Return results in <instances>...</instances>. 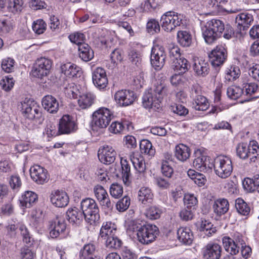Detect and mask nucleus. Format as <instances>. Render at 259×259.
Instances as JSON below:
<instances>
[{"label": "nucleus", "instance_id": "obj_1", "mask_svg": "<svg viewBox=\"0 0 259 259\" xmlns=\"http://www.w3.org/2000/svg\"><path fill=\"white\" fill-rule=\"evenodd\" d=\"M158 230L155 225H142L137 221L132 220L127 224V233L131 237L137 238L142 244L153 242L158 234Z\"/></svg>", "mask_w": 259, "mask_h": 259}, {"label": "nucleus", "instance_id": "obj_2", "mask_svg": "<svg viewBox=\"0 0 259 259\" xmlns=\"http://www.w3.org/2000/svg\"><path fill=\"white\" fill-rule=\"evenodd\" d=\"M224 31V23L219 19H212L206 23L202 34L205 42L211 45L221 37Z\"/></svg>", "mask_w": 259, "mask_h": 259}, {"label": "nucleus", "instance_id": "obj_3", "mask_svg": "<svg viewBox=\"0 0 259 259\" xmlns=\"http://www.w3.org/2000/svg\"><path fill=\"white\" fill-rule=\"evenodd\" d=\"M21 110L25 118L36 124H41L44 120L40 107L31 99H25L21 102Z\"/></svg>", "mask_w": 259, "mask_h": 259}, {"label": "nucleus", "instance_id": "obj_4", "mask_svg": "<svg viewBox=\"0 0 259 259\" xmlns=\"http://www.w3.org/2000/svg\"><path fill=\"white\" fill-rule=\"evenodd\" d=\"M162 84L156 85L152 92H146L142 97V105L148 109L159 111L161 109Z\"/></svg>", "mask_w": 259, "mask_h": 259}, {"label": "nucleus", "instance_id": "obj_5", "mask_svg": "<svg viewBox=\"0 0 259 259\" xmlns=\"http://www.w3.org/2000/svg\"><path fill=\"white\" fill-rule=\"evenodd\" d=\"M259 146L255 140L250 141L248 144L246 143L240 142L236 147L237 156L242 159L249 158L252 162H255L258 156Z\"/></svg>", "mask_w": 259, "mask_h": 259}, {"label": "nucleus", "instance_id": "obj_6", "mask_svg": "<svg viewBox=\"0 0 259 259\" xmlns=\"http://www.w3.org/2000/svg\"><path fill=\"white\" fill-rule=\"evenodd\" d=\"M81 209L84 213V219L90 225L99 220V208L93 199L87 198L81 202Z\"/></svg>", "mask_w": 259, "mask_h": 259}, {"label": "nucleus", "instance_id": "obj_7", "mask_svg": "<svg viewBox=\"0 0 259 259\" xmlns=\"http://www.w3.org/2000/svg\"><path fill=\"white\" fill-rule=\"evenodd\" d=\"M212 167L216 175L223 179L229 177L233 171L232 160L226 156H220L216 158Z\"/></svg>", "mask_w": 259, "mask_h": 259}, {"label": "nucleus", "instance_id": "obj_8", "mask_svg": "<svg viewBox=\"0 0 259 259\" xmlns=\"http://www.w3.org/2000/svg\"><path fill=\"white\" fill-rule=\"evenodd\" d=\"M113 117L111 111L107 108L100 107L92 114V123L94 127L104 128L107 126Z\"/></svg>", "mask_w": 259, "mask_h": 259}, {"label": "nucleus", "instance_id": "obj_9", "mask_svg": "<svg viewBox=\"0 0 259 259\" xmlns=\"http://www.w3.org/2000/svg\"><path fill=\"white\" fill-rule=\"evenodd\" d=\"M225 250L231 254H237L240 251V246L244 243V237L239 233H234L231 238L225 236L222 238Z\"/></svg>", "mask_w": 259, "mask_h": 259}, {"label": "nucleus", "instance_id": "obj_10", "mask_svg": "<svg viewBox=\"0 0 259 259\" xmlns=\"http://www.w3.org/2000/svg\"><path fill=\"white\" fill-rule=\"evenodd\" d=\"M52 66L51 60L46 58L37 59L31 71L32 75L35 77L41 78L49 74Z\"/></svg>", "mask_w": 259, "mask_h": 259}, {"label": "nucleus", "instance_id": "obj_11", "mask_svg": "<svg viewBox=\"0 0 259 259\" xmlns=\"http://www.w3.org/2000/svg\"><path fill=\"white\" fill-rule=\"evenodd\" d=\"M227 50L225 45H218L209 54L212 66L217 67L222 66L227 58Z\"/></svg>", "mask_w": 259, "mask_h": 259}, {"label": "nucleus", "instance_id": "obj_12", "mask_svg": "<svg viewBox=\"0 0 259 259\" xmlns=\"http://www.w3.org/2000/svg\"><path fill=\"white\" fill-rule=\"evenodd\" d=\"M183 16L168 12L163 15V29L167 32H171L178 26L182 24Z\"/></svg>", "mask_w": 259, "mask_h": 259}, {"label": "nucleus", "instance_id": "obj_13", "mask_svg": "<svg viewBox=\"0 0 259 259\" xmlns=\"http://www.w3.org/2000/svg\"><path fill=\"white\" fill-rule=\"evenodd\" d=\"M50 235L52 238L58 237H64L68 233L65 221L63 219L57 218L53 222H50Z\"/></svg>", "mask_w": 259, "mask_h": 259}, {"label": "nucleus", "instance_id": "obj_14", "mask_svg": "<svg viewBox=\"0 0 259 259\" xmlns=\"http://www.w3.org/2000/svg\"><path fill=\"white\" fill-rule=\"evenodd\" d=\"M114 98L119 106L126 107L134 103L136 99V96L133 91L121 90L115 93Z\"/></svg>", "mask_w": 259, "mask_h": 259}, {"label": "nucleus", "instance_id": "obj_15", "mask_svg": "<svg viewBox=\"0 0 259 259\" xmlns=\"http://www.w3.org/2000/svg\"><path fill=\"white\" fill-rule=\"evenodd\" d=\"M29 171L32 180L38 185L44 184L49 180V175L47 170L39 165L32 166Z\"/></svg>", "mask_w": 259, "mask_h": 259}, {"label": "nucleus", "instance_id": "obj_16", "mask_svg": "<svg viewBox=\"0 0 259 259\" xmlns=\"http://www.w3.org/2000/svg\"><path fill=\"white\" fill-rule=\"evenodd\" d=\"M222 251V247L219 244L209 243L202 249L203 259H220Z\"/></svg>", "mask_w": 259, "mask_h": 259}, {"label": "nucleus", "instance_id": "obj_17", "mask_svg": "<svg viewBox=\"0 0 259 259\" xmlns=\"http://www.w3.org/2000/svg\"><path fill=\"white\" fill-rule=\"evenodd\" d=\"M50 199L52 204L57 207H64L66 206L69 201L67 193L60 190H54L50 195Z\"/></svg>", "mask_w": 259, "mask_h": 259}, {"label": "nucleus", "instance_id": "obj_18", "mask_svg": "<svg viewBox=\"0 0 259 259\" xmlns=\"http://www.w3.org/2000/svg\"><path fill=\"white\" fill-rule=\"evenodd\" d=\"M77 130V125L72 116L64 115L60 119L59 131L60 134H69Z\"/></svg>", "mask_w": 259, "mask_h": 259}, {"label": "nucleus", "instance_id": "obj_19", "mask_svg": "<svg viewBox=\"0 0 259 259\" xmlns=\"http://www.w3.org/2000/svg\"><path fill=\"white\" fill-rule=\"evenodd\" d=\"M116 152L110 146L104 145L98 150V156L100 161L106 164L113 163L115 160Z\"/></svg>", "mask_w": 259, "mask_h": 259}, {"label": "nucleus", "instance_id": "obj_20", "mask_svg": "<svg viewBox=\"0 0 259 259\" xmlns=\"http://www.w3.org/2000/svg\"><path fill=\"white\" fill-rule=\"evenodd\" d=\"M92 80L95 86L100 90L105 89L108 82L106 71L101 67H97L93 71Z\"/></svg>", "mask_w": 259, "mask_h": 259}, {"label": "nucleus", "instance_id": "obj_21", "mask_svg": "<svg viewBox=\"0 0 259 259\" xmlns=\"http://www.w3.org/2000/svg\"><path fill=\"white\" fill-rule=\"evenodd\" d=\"M253 21V17L252 14L247 12H243L238 14L236 16L235 23L239 30L238 33L241 35V31L247 30L251 25Z\"/></svg>", "mask_w": 259, "mask_h": 259}, {"label": "nucleus", "instance_id": "obj_22", "mask_svg": "<svg viewBox=\"0 0 259 259\" xmlns=\"http://www.w3.org/2000/svg\"><path fill=\"white\" fill-rule=\"evenodd\" d=\"M160 42V39H155L153 42L154 46L151 51V63L156 70H160L162 68L159 61L160 57L162 56V50L159 45Z\"/></svg>", "mask_w": 259, "mask_h": 259}, {"label": "nucleus", "instance_id": "obj_23", "mask_svg": "<svg viewBox=\"0 0 259 259\" xmlns=\"http://www.w3.org/2000/svg\"><path fill=\"white\" fill-rule=\"evenodd\" d=\"M193 165L198 170L205 172L212 168L213 163L210 162L209 157L200 154L194 159Z\"/></svg>", "mask_w": 259, "mask_h": 259}, {"label": "nucleus", "instance_id": "obj_24", "mask_svg": "<svg viewBox=\"0 0 259 259\" xmlns=\"http://www.w3.org/2000/svg\"><path fill=\"white\" fill-rule=\"evenodd\" d=\"M178 240L183 244L191 245L193 241L194 235L191 229L188 227H180L177 232Z\"/></svg>", "mask_w": 259, "mask_h": 259}, {"label": "nucleus", "instance_id": "obj_25", "mask_svg": "<svg viewBox=\"0 0 259 259\" xmlns=\"http://www.w3.org/2000/svg\"><path fill=\"white\" fill-rule=\"evenodd\" d=\"M41 103L44 109L50 113H56L59 110V102L52 95H46L44 97Z\"/></svg>", "mask_w": 259, "mask_h": 259}, {"label": "nucleus", "instance_id": "obj_26", "mask_svg": "<svg viewBox=\"0 0 259 259\" xmlns=\"http://www.w3.org/2000/svg\"><path fill=\"white\" fill-rule=\"evenodd\" d=\"M37 200V194L31 191H26L19 197L20 206L24 208L32 206Z\"/></svg>", "mask_w": 259, "mask_h": 259}, {"label": "nucleus", "instance_id": "obj_27", "mask_svg": "<svg viewBox=\"0 0 259 259\" xmlns=\"http://www.w3.org/2000/svg\"><path fill=\"white\" fill-rule=\"evenodd\" d=\"M129 158L135 169L139 173H143L146 170V164L143 157L138 152H132Z\"/></svg>", "mask_w": 259, "mask_h": 259}, {"label": "nucleus", "instance_id": "obj_28", "mask_svg": "<svg viewBox=\"0 0 259 259\" xmlns=\"http://www.w3.org/2000/svg\"><path fill=\"white\" fill-rule=\"evenodd\" d=\"M212 208L217 216L221 217L228 211L229 203L227 199L219 198L214 201Z\"/></svg>", "mask_w": 259, "mask_h": 259}, {"label": "nucleus", "instance_id": "obj_29", "mask_svg": "<svg viewBox=\"0 0 259 259\" xmlns=\"http://www.w3.org/2000/svg\"><path fill=\"white\" fill-rule=\"evenodd\" d=\"M242 185L244 189L247 192L256 191L259 194V175H255L252 178H244Z\"/></svg>", "mask_w": 259, "mask_h": 259}, {"label": "nucleus", "instance_id": "obj_30", "mask_svg": "<svg viewBox=\"0 0 259 259\" xmlns=\"http://www.w3.org/2000/svg\"><path fill=\"white\" fill-rule=\"evenodd\" d=\"M61 72L69 77L80 76L81 70L79 67L70 62L62 64L61 66Z\"/></svg>", "mask_w": 259, "mask_h": 259}, {"label": "nucleus", "instance_id": "obj_31", "mask_svg": "<svg viewBox=\"0 0 259 259\" xmlns=\"http://www.w3.org/2000/svg\"><path fill=\"white\" fill-rule=\"evenodd\" d=\"M69 222L73 224H79L84 219V213L77 207L70 208L66 212Z\"/></svg>", "mask_w": 259, "mask_h": 259}, {"label": "nucleus", "instance_id": "obj_32", "mask_svg": "<svg viewBox=\"0 0 259 259\" xmlns=\"http://www.w3.org/2000/svg\"><path fill=\"white\" fill-rule=\"evenodd\" d=\"M117 231L116 225L112 222H104L100 231V237L101 239L107 238V237L116 235Z\"/></svg>", "mask_w": 259, "mask_h": 259}, {"label": "nucleus", "instance_id": "obj_33", "mask_svg": "<svg viewBox=\"0 0 259 259\" xmlns=\"http://www.w3.org/2000/svg\"><path fill=\"white\" fill-rule=\"evenodd\" d=\"M95 98V95L91 92L83 93L79 96L78 100V106L81 109H88L93 104Z\"/></svg>", "mask_w": 259, "mask_h": 259}, {"label": "nucleus", "instance_id": "obj_34", "mask_svg": "<svg viewBox=\"0 0 259 259\" xmlns=\"http://www.w3.org/2000/svg\"><path fill=\"white\" fill-rule=\"evenodd\" d=\"M241 71L238 66L231 65L228 66L224 73V78L226 81L233 82L238 78Z\"/></svg>", "mask_w": 259, "mask_h": 259}, {"label": "nucleus", "instance_id": "obj_35", "mask_svg": "<svg viewBox=\"0 0 259 259\" xmlns=\"http://www.w3.org/2000/svg\"><path fill=\"white\" fill-rule=\"evenodd\" d=\"M191 154L190 148L183 144H179L175 147V156L181 161L188 159Z\"/></svg>", "mask_w": 259, "mask_h": 259}, {"label": "nucleus", "instance_id": "obj_36", "mask_svg": "<svg viewBox=\"0 0 259 259\" xmlns=\"http://www.w3.org/2000/svg\"><path fill=\"white\" fill-rule=\"evenodd\" d=\"M242 90L243 95L245 96L251 97L253 95L251 99H256L259 97V95H255L257 93L258 85L254 82L249 81L243 82L242 84Z\"/></svg>", "mask_w": 259, "mask_h": 259}, {"label": "nucleus", "instance_id": "obj_37", "mask_svg": "<svg viewBox=\"0 0 259 259\" xmlns=\"http://www.w3.org/2000/svg\"><path fill=\"white\" fill-rule=\"evenodd\" d=\"M193 69L198 76H205L209 73V64L205 60H198L193 65Z\"/></svg>", "mask_w": 259, "mask_h": 259}, {"label": "nucleus", "instance_id": "obj_38", "mask_svg": "<svg viewBox=\"0 0 259 259\" xmlns=\"http://www.w3.org/2000/svg\"><path fill=\"white\" fill-rule=\"evenodd\" d=\"M138 199L143 204L151 203L153 199V194L148 187H142L138 192Z\"/></svg>", "mask_w": 259, "mask_h": 259}, {"label": "nucleus", "instance_id": "obj_39", "mask_svg": "<svg viewBox=\"0 0 259 259\" xmlns=\"http://www.w3.org/2000/svg\"><path fill=\"white\" fill-rule=\"evenodd\" d=\"M174 170L170 164L163 162V188H167L172 183Z\"/></svg>", "mask_w": 259, "mask_h": 259}, {"label": "nucleus", "instance_id": "obj_40", "mask_svg": "<svg viewBox=\"0 0 259 259\" xmlns=\"http://www.w3.org/2000/svg\"><path fill=\"white\" fill-rule=\"evenodd\" d=\"M187 175L198 187L203 186L206 182L207 180L205 176L194 169H189L187 171Z\"/></svg>", "mask_w": 259, "mask_h": 259}, {"label": "nucleus", "instance_id": "obj_41", "mask_svg": "<svg viewBox=\"0 0 259 259\" xmlns=\"http://www.w3.org/2000/svg\"><path fill=\"white\" fill-rule=\"evenodd\" d=\"M79 57L83 61L87 62L94 57V52L87 44H83L78 47Z\"/></svg>", "mask_w": 259, "mask_h": 259}, {"label": "nucleus", "instance_id": "obj_42", "mask_svg": "<svg viewBox=\"0 0 259 259\" xmlns=\"http://www.w3.org/2000/svg\"><path fill=\"white\" fill-rule=\"evenodd\" d=\"M178 41L183 47H189L192 41V36L190 32L186 30L179 31L177 33Z\"/></svg>", "mask_w": 259, "mask_h": 259}, {"label": "nucleus", "instance_id": "obj_43", "mask_svg": "<svg viewBox=\"0 0 259 259\" xmlns=\"http://www.w3.org/2000/svg\"><path fill=\"white\" fill-rule=\"evenodd\" d=\"M172 64L174 70L181 73L186 72L190 67L188 61L183 57L172 61Z\"/></svg>", "mask_w": 259, "mask_h": 259}, {"label": "nucleus", "instance_id": "obj_44", "mask_svg": "<svg viewBox=\"0 0 259 259\" xmlns=\"http://www.w3.org/2000/svg\"><path fill=\"white\" fill-rule=\"evenodd\" d=\"M95 247L92 244H88L84 246L80 250V259H96L99 258L95 255Z\"/></svg>", "mask_w": 259, "mask_h": 259}, {"label": "nucleus", "instance_id": "obj_45", "mask_svg": "<svg viewBox=\"0 0 259 259\" xmlns=\"http://www.w3.org/2000/svg\"><path fill=\"white\" fill-rule=\"evenodd\" d=\"M193 105L196 110L206 111L209 107V103L205 97L198 95L194 99Z\"/></svg>", "mask_w": 259, "mask_h": 259}, {"label": "nucleus", "instance_id": "obj_46", "mask_svg": "<svg viewBox=\"0 0 259 259\" xmlns=\"http://www.w3.org/2000/svg\"><path fill=\"white\" fill-rule=\"evenodd\" d=\"M25 0H8L7 9L14 14L21 12L25 7Z\"/></svg>", "mask_w": 259, "mask_h": 259}, {"label": "nucleus", "instance_id": "obj_47", "mask_svg": "<svg viewBox=\"0 0 259 259\" xmlns=\"http://www.w3.org/2000/svg\"><path fill=\"white\" fill-rule=\"evenodd\" d=\"M235 207L238 212L244 216H248L250 212L249 205L242 198H238L235 201Z\"/></svg>", "mask_w": 259, "mask_h": 259}, {"label": "nucleus", "instance_id": "obj_48", "mask_svg": "<svg viewBox=\"0 0 259 259\" xmlns=\"http://www.w3.org/2000/svg\"><path fill=\"white\" fill-rule=\"evenodd\" d=\"M184 73H176L170 77L171 84L177 88L184 87L186 84L187 78L184 75Z\"/></svg>", "mask_w": 259, "mask_h": 259}, {"label": "nucleus", "instance_id": "obj_49", "mask_svg": "<svg viewBox=\"0 0 259 259\" xmlns=\"http://www.w3.org/2000/svg\"><path fill=\"white\" fill-rule=\"evenodd\" d=\"M213 226L209 221L202 220L199 229L200 232H203L206 235L210 237L216 232L215 228L213 227Z\"/></svg>", "mask_w": 259, "mask_h": 259}, {"label": "nucleus", "instance_id": "obj_50", "mask_svg": "<svg viewBox=\"0 0 259 259\" xmlns=\"http://www.w3.org/2000/svg\"><path fill=\"white\" fill-rule=\"evenodd\" d=\"M102 240L105 242L106 246L109 248L117 249L120 248L122 244V241L116 235L107 237V238H102Z\"/></svg>", "mask_w": 259, "mask_h": 259}, {"label": "nucleus", "instance_id": "obj_51", "mask_svg": "<svg viewBox=\"0 0 259 259\" xmlns=\"http://www.w3.org/2000/svg\"><path fill=\"white\" fill-rule=\"evenodd\" d=\"M141 153L149 156H152L155 154V149L153 148L151 143L148 140H143L140 144Z\"/></svg>", "mask_w": 259, "mask_h": 259}, {"label": "nucleus", "instance_id": "obj_52", "mask_svg": "<svg viewBox=\"0 0 259 259\" xmlns=\"http://www.w3.org/2000/svg\"><path fill=\"white\" fill-rule=\"evenodd\" d=\"M227 94L232 100H237L243 95L242 88L237 85H231L227 89Z\"/></svg>", "mask_w": 259, "mask_h": 259}, {"label": "nucleus", "instance_id": "obj_53", "mask_svg": "<svg viewBox=\"0 0 259 259\" xmlns=\"http://www.w3.org/2000/svg\"><path fill=\"white\" fill-rule=\"evenodd\" d=\"M14 28V23L10 19H0V33L7 34L10 32Z\"/></svg>", "mask_w": 259, "mask_h": 259}, {"label": "nucleus", "instance_id": "obj_54", "mask_svg": "<svg viewBox=\"0 0 259 259\" xmlns=\"http://www.w3.org/2000/svg\"><path fill=\"white\" fill-rule=\"evenodd\" d=\"M163 241L167 243V246L172 247L175 245V233L171 229H163Z\"/></svg>", "mask_w": 259, "mask_h": 259}, {"label": "nucleus", "instance_id": "obj_55", "mask_svg": "<svg viewBox=\"0 0 259 259\" xmlns=\"http://www.w3.org/2000/svg\"><path fill=\"white\" fill-rule=\"evenodd\" d=\"M120 163L122 169V175L123 181L125 183L128 182L130 177L131 175L130 166L127 163L126 159L121 158Z\"/></svg>", "mask_w": 259, "mask_h": 259}, {"label": "nucleus", "instance_id": "obj_56", "mask_svg": "<svg viewBox=\"0 0 259 259\" xmlns=\"http://www.w3.org/2000/svg\"><path fill=\"white\" fill-rule=\"evenodd\" d=\"M169 56L171 61H174L181 58L180 49L178 45L170 44L168 46Z\"/></svg>", "mask_w": 259, "mask_h": 259}, {"label": "nucleus", "instance_id": "obj_57", "mask_svg": "<svg viewBox=\"0 0 259 259\" xmlns=\"http://www.w3.org/2000/svg\"><path fill=\"white\" fill-rule=\"evenodd\" d=\"M46 27L47 24L42 19L34 21L32 25L33 31L37 34H42L45 31Z\"/></svg>", "mask_w": 259, "mask_h": 259}, {"label": "nucleus", "instance_id": "obj_58", "mask_svg": "<svg viewBox=\"0 0 259 259\" xmlns=\"http://www.w3.org/2000/svg\"><path fill=\"white\" fill-rule=\"evenodd\" d=\"M68 38L72 43L77 45L78 46L82 45L85 40V35L83 33L80 32H74L71 33Z\"/></svg>", "mask_w": 259, "mask_h": 259}, {"label": "nucleus", "instance_id": "obj_59", "mask_svg": "<svg viewBox=\"0 0 259 259\" xmlns=\"http://www.w3.org/2000/svg\"><path fill=\"white\" fill-rule=\"evenodd\" d=\"M11 188L15 192H18L22 185L20 178L17 175L12 176L9 181Z\"/></svg>", "mask_w": 259, "mask_h": 259}, {"label": "nucleus", "instance_id": "obj_60", "mask_svg": "<svg viewBox=\"0 0 259 259\" xmlns=\"http://www.w3.org/2000/svg\"><path fill=\"white\" fill-rule=\"evenodd\" d=\"M64 93L68 98H75L77 96L78 89L75 83L71 82L64 88Z\"/></svg>", "mask_w": 259, "mask_h": 259}, {"label": "nucleus", "instance_id": "obj_61", "mask_svg": "<svg viewBox=\"0 0 259 259\" xmlns=\"http://www.w3.org/2000/svg\"><path fill=\"white\" fill-rule=\"evenodd\" d=\"M145 215L147 218L151 220H156L160 218L161 210L157 207L152 206L146 210Z\"/></svg>", "mask_w": 259, "mask_h": 259}, {"label": "nucleus", "instance_id": "obj_62", "mask_svg": "<svg viewBox=\"0 0 259 259\" xmlns=\"http://www.w3.org/2000/svg\"><path fill=\"white\" fill-rule=\"evenodd\" d=\"M15 80L9 76H5L0 81L2 89L6 92L10 91L14 87Z\"/></svg>", "mask_w": 259, "mask_h": 259}, {"label": "nucleus", "instance_id": "obj_63", "mask_svg": "<svg viewBox=\"0 0 259 259\" xmlns=\"http://www.w3.org/2000/svg\"><path fill=\"white\" fill-rule=\"evenodd\" d=\"M110 195L115 198L121 196L123 193V188L121 185L117 183L112 184L110 187Z\"/></svg>", "mask_w": 259, "mask_h": 259}, {"label": "nucleus", "instance_id": "obj_64", "mask_svg": "<svg viewBox=\"0 0 259 259\" xmlns=\"http://www.w3.org/2000/svg\"><path fill=\"white\" fill-rule=\"evenodd\" d=\"M124 130V124L119 121H114L112 122L109 127V132L114 134H120Z\"/></svg>", "mask_w": 259, "mask_h": 259}]
</instances>
